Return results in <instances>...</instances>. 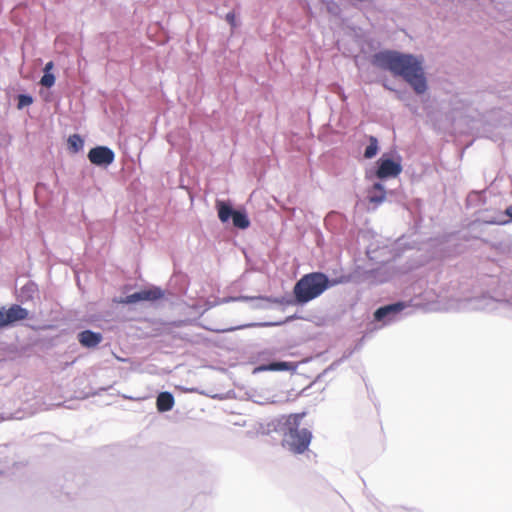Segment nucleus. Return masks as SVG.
<instances>
[{"instance_id":"nucleus-1","label":"nucleus","mask_w":512,"mask_h":512,"mask_svg":"<svg viewBox=\"0 0 512 512\" xmlns=\"http://www.w3.org/2000/svg\"><path fill=\"white\" fill-rule=\"evenodd\" d=\"M373 64L390 71L394 76L402 77L417 94L427 89L422 64L413 55L383 51L374 55Z\"/></svg>"},{"instance_id":"nucleus-2","label":"nucleus","mask_w":512,"mask_h":512,"mask_svg":"<svg viewBox=\"0 0 512 512\" xmlns=\"http://www.w3.org/2000/svg\"><path fill=\"white\" fill-rule=\"evenodd\" d=\"M337 284L336 280H330L322 272H311L303 275L294 285L293 294L298 304H306L320 295L327 289Z\"/></svg>"},{"instance_id":"nucleus-3","label":"nucleus","mask_w":512,"mask_h":512,"mask_svg":"<svg viewBox=\"0 0 512 512\" xmlns=\"http://www.w3.org/2000/svg\"><path fill=\"white\" fill-rule=\"evenodd\" d=\"M305 413H294L284 418V433L282 445L294 454H302L311 443L312 433L306 429H300V424Z\"/></svg>"},{"instance_id":"nucleus-4","label":"nucleus","mask_w":512,"mask_h":512,"mask_svg":"<svg viewBox=\"0 0 512 512\" xmlns=\"http://www.w3.org/2000/svg\"><path fill=\"white\" fill-rule=\"evenodd\" d=\"M1 314V328L14 324L17 321L25 320L28 318V310L20 305L13 304L8 309L5 307L0 308Z\"/></svg>"},{"instance_id":"nucleus-5","label":"nucleus","mask_w":512,"mask_h":512,"mask_svg":"<svg viewBox=\"0 0 512 512\" xmlns=\"http://www.w3.org/2000/svg\"><path fill=\"white\" fill-rule=\"evenodd\" d=\"M1 314V328L14 324L17 321L25 320L28 318V310L20 305L13 304L8 309L5 307L0 308Z\"/></svg>"},{"instance_id":"nucleus-6","label":"nucleus","mask_w":512,"mask_h":512,"mask_svg":"<svg viewBox=\"0 0 512 512\" xmlns=\"http://www.w3.org/2000/svg\"><path fill=\"white\" fill-rule=\"evenodd\" d=\"M88 159L94 165L108 166L113 163L115 154L106 146H97L89 151Z\"/></svg>"},{"instance_id":"nucleus-7","label":"nucleus","mask_w":512,"mask_h":512,"mask_svg":"<svg viewBox=\"0 0 512 512\" xmlns=\"http://www.w3.org/2000/svg\"><path fill=\"white\" fill-rule=\"evenodd\" d=\"M378 169L376 171V175L380 179H385L388 177H396L398 176L401 171L402 167L399 163L391 160V159H385L380 158L378 160Z\"/></svg>"},{"instance_id":"nucleus-8","label":"nucleus","mask_w":512,"mask_h":512,"mask_svg":"<svg viewBox=\"0 0 512 512\" xmlns=\"http://www.w3.org/2000/svg\"><path fill=\"white\" fill-rule=\"evenodd\" d=\"M102 339L103 337L101 333L93 332L91 330H84L78 335L79 343L87 348L96 347L101 343Z\"/></svg>"},{"instance_id":"nucleus-9","label":"nucleus","mask_w":512,"mask_h":512,"mask_svg":"<svg viewBox=\"0 0 512 512\" xmlns=\"http://www.w3.org/2000/svg\"><path fill=\"white\" fill-rule=\"evenodd\" d=\"M405 305L402 302L386 305L378 308L374 313V318L377 321H383L386 318L396 315L404 309Z\"/></svg>"},{"instance_id":"nucleus-10","label":"nucleus","mask_w":512,"mask_h":512,"mask_svg":"<svg viewBox=\"0 0 512 512\" xmlns=\"http://www.w3.org/2000/svg\"><path fill=\"white\" fill-rule=\"evenodd\" d=\"M174 397L169 392H161L156 400V406L158 411L166 412L173 408Z\"/></svg>"},{"instance_id":"nucleus-11","label":"nucleus","mask_w":512,"mask_h":512,"mask_svg":"<svg viewBox=\"0 0 512 512\" xmlns=\"http://www.w3.org/2000/svg\"><path fill=\"white\" fill-rule=\"evenodd\" d=\"M386 198L384 187L380 183H375L369 193L368 199L370 203L380 204Z\"/></svg>"},{"instance_id":"nucleus-12","label":"nucleus","mask_w":512,"mask_h":512,"mask_svg":"<svg viewBox=\"0 0 512 512\" xmlns=\"http://www.w3.org/2000/svg\"><path fill=\"white\" fill-rule=\"evenodd\" d=\"M218 217L222 222H227L235 213L231 206L225 202H217Z\"/></svg>"},{"instance_id":"nucleus-13","label":"nucleus","mask_w":512,"mask_h":512,"mask_svg":"<svg viewBox=\"0 0 512 512\" xmlns=\"http://www.w3.org/2000/svg\"><path fill=\"white\" fill-rule=\"evenodd\" d=\"M139 294L141 297V301H154L163 296V293L159 288L141 290L139 291Z\"/></svg>"},{"instance_id":"nucleus-14","label":"nucleus","mask_w":512,"mask_h":512,"mask_svg":"<svg viewBox=\"0 0 512 512\" xmlns=\"http://www.w3.org/2000/svg\"><path fill=\"white\" fill-rule=\"evenodd\" d=\"M232 220L234 226L240 229H246L250 225V221L247 215L240 211H235V213L232 216Z\"/></svg>"},{"instance_id":"nucleus-15","label":"nucleus","mask_w":512,"mask_h":512,"mask_svg":"<svg viewBox=\"0 0 512 512\" xmlns=\"http://www.w3.org/2000/svg\"><path fill=\"white\" fill-rule=\"evenodd\" d=\"M67 144L71 152L77 153L83 148L84 141L80 135L73 134L69 136Z\"/></svg>"},{"instance_id":"nucleus-16","label":"nucleus","mask_w":512,"mask_h":512,"mask_svg":"<svg viewBox=\"0 0 512 512\" xmlns=\"http://www.w3.org/2000/svg\"><path fill=\"white\" fill-rule=\"evenodd\" d=\"M289 368L287 362H273L269 365H261L256 368V371H283Z\"/></svg>"},{"instance_id":"nucleus-17","label":"nucleus","mask_w":512,"mask_h":512,"mask_svg":"<svg viewBox=\"0 0 512 512\" xmlns=\"http://www.w3.org/2000/svg\"><path fill=\"white\" fill-rule=\"evenodd\" d=\"M369 145L366 147L364 157L367 159L373 158L378 152V140L374 136L369 137Z\"/></svg>"},{"instance_id":"nucleus-18","label":"nucleus","mask_w":512,"mask_h":512,"mask_svg":"<svg viewBox=\"0 0 512 512\" xmlns=\"http://www.w3.org/2000/svg\"><path fill=\"white\" fill-rule=\"evenodd\" d=\"M55 83V76L52 73H44L40 80V84L46 88H50Z\"/></svg>"},{"instance_id":"nucleus-19","label":"nucleus","mask_w":512,"mask_h":512,"mask_svg":"<svg viewBox=\"0 0 512 512\" xmlns=\"http://www.w3.org/2000/svg\"><path fill=\"white\" fill-rule=\"evenodd\" d=\"M139 301H141L140 294H139V292H135L133 294H130V295L126 296L124 299H121L119 301V303L132 304V303H136V302H139Z\"/></svg>"},{"instance_id":"nucleus-20","label":"nucleus","mask_w":512,"mask_h":512,"mask_svg":"<svg viewBox=\"0 0 512 512\" xmlns=\"http://www.w3.org/2000/svg\"><path fill=\"white\" fill-rule=\"evenodd\" d=\"M32 102H33V99L29 95L22 94V95H19V97H18V107L19 108L29 106L32 104Z\"/></svg>"},{"instance_id":"nucleus-21","label":"nucleus","mask_w":512,"mask_h":512,"mask_svg":"<svg viewBox=\"0 0 512 512\" xmlns=\"http://www.w3.org/2000/svg\"><path fill=\"white\" fill-rule=\"evenodd\" d=\"M226 19H227V21H228L231 25H234V21H235V16H234V14L228 13V14H227V16H226Z\"/></svg>"},{"instance_id":"nucleus-22","label":"nucleus","mask_w":512,"mask_h":512,"mask_svg":"<svg viewBox=\"0 0 512 512\" xmlns=\"http://www.w3.org/2000/svg\"><path fill=\"white\" fill-rule=\"evenodd\" d=\"M54 64L52 61L48 62L46 65H45V68H44V72L45 73H50V70L53 68Z\"/></svg>"},{"instance_id":"nucleus-23","label":"nucleus","mask_w":512,"mask_h":512,"mask_svg":"<svg viewBox=\"0 0 512 512\" xmlns=\"http://www.w3.org/2000/svg\"><path fill=\"white\" fill-rule=\"evenodd\" d=\"M505 214L512 219V205L508 206L505 210Z\"/></svg>"},{"instance_id":"nucleus-24","label":"nucleus","mask_w":512,"mask_h":512,"mask_svg":"<svg viewBox=\"0 0 512 512\" xmlns=\"http://www.w3.org/2000/svg\"><path fill=\"white\" fill-rule=\"evenodd\" d=\"M234 330L233 328H229V329H224V330H219L220 332H226V331H232Z\"/></svg>"}]
</instances>
